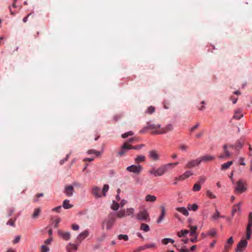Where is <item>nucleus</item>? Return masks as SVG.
Instances as JSON below:
<instances>
[{"label": "nucleus", "mask_w": 252, "mask_h": 252, "mask_svg": "<svg viewBox=\"0 0 252 252\" xmlns=\"http://www.w3.org/2000/svg\"><path fill=\"white\" fill-rule=\"evenodd\" d=\"M168 166L169 165H162L157 169L153 168L148 171V173L156 177L161 176L167 171Z\"/></svg>", "instance_id": "nucleus-1"}, {"label": "nucleus", "mask_w": 252, "mask_h": 252, "mask_svg": "<svg viewBox=\"0 0 252 252\" xmlns=\"http://www.w3.org/2000/svg\"><path fill=\"white\" fill-rule=\"evenodd\" d=\"M116 221V218L113 214H110L108 215L107 218L103 221L102 223V227H104L105 226L106 229L108 230L112 228Z\"/></svg>", "instance_id": "nucleus-2"}, {"label": "nucleus", "mask_w": 252, "mask_h": 252, "mask_svg": "<svg viewBox=\"0 0 252 252\" xmlns=\"http://www.w3.org/2000/svg\"><path fill=\"white\" fill-rule=\"evenodd\" d=\"M247 189V184L245 181L239 180L236 182L235 189L237 192L242 193L245 192Z\"/></svg>", "instance_id": "nucleus-3"}, {"label": "nucleus", "mask_w": 252, "mask_h": 252, "mask_svg": "<svg viewBox=\"0 0 252 252\" xmlns=\"http://www.w3.org/2000/svg\"><path fill=\"white\" fill-rule=\"evenodd\" d=\"M136 219L140 221L149 222L150 220V216L146 210L140 211L136 215Z\"/></svg>", "instance_id": "nucleus-4"}, {"label": "nucleus", "mask_w": 252, "mask_h": 252, "mask_svg": "<svg viewBox=\"0 0 252 252\" xmlns=\"http://www.w3.org/2000/svg\"><path fill=\"white\" fill-rule=\"evenodd\" d=\"M143 169V167L141 165H132L128 166L126 170L130 172L135 174H139Z\"/></svg>", "instance_id": "nucleus-5"}, {"label": "nucleus", "mask_w": 252, "mask_h": 252, "mask_svg": "<svg viewBox=\"0 0 252 252\" xmlns=\"http://www.w3.org/2000/svg\"><path fill=\"white\" fill-rule=\"evenodd\" d=\"M248 245V242L246 239H242L238 243L237 248L235 250L236 252H243Z\"/></svg>", "instance_id": "nucleus-6"}, {"label": "nucleus", "mask_w": 252, "mask_h": 252, "mask_svg": "<svg viewBox=\"0 0 252 252\" xmlns=\"http://www.w3.org/2000/svg\"><path fill=\"white\" fill-rule=\"evenodd\" d=\"M173 127L172 125L169 124L165 126L164 127L160 128L158 130L154 132L155 134H162L166 133V132L172 130Z\"/></svg>", "instance_id": "nucleus-7"}, {"label": "nucleus", "mask_w": 252, "mask_h": 252, "mask_svg": "<svg viewBox=\"0 0 252 252\" xmlns=\"http://www.w3.org/2000/svg\"><path fill=\"white\" fill-rule=\"evenodd\" d=\"M132 147L130 144H128L126 142H125L124 144L121 147L120 150L118 153V155L122 157L126 153L128 150L131 149Z\"/></svg>", "instance_id": "nucleus-8"}, {"label": "nucleus", "mask_w": 252, "mask_h": 252, "mask_svg": "<svg viewBox=\"0 0 252 252\" xmlns=\"http://www.w3.org/2000/svg\"><path fill=\"white\" fill-rule=\"evenodd\" d=\"M231 156V153L227 149V146L224 145L223 146V153L218 156L220 159H227Z\"/></svg>", "instance_id": "nucleus-9"}, {"label": "nucleus", "mask_w": 252, "mask_h": 252, "mask_svg": "<svg viewBox=\"0 0 252 252\" xmlns=\"http://www.w3.org/2000/svg\"><path fill=\"white\" fill-rule=\"evenodd\" d=\"M149 158L154 161L158 160L160 158V156L156 150H153L149 152Z\"/></svg>", "instance_id": "nucleus-10"}, {"label": "nucleus", "mask_w": 252, "mask_h": 252, "mask_svg": "<svg viewBox=\"0 0 252 252\" xmlns=\"http://www.w3.org/2000/svg\"><path fill=\"white\" fill-rule=\"evenodd\" d=\"M200 163V160H199V158L194 159L191 160L186 164L185 165V168H192L195 167L196 165H199Z\"/></svg>", "instance_id": "nucleus-11"}, {"label": "nucleus", "mask_w": 252, "mask_h": 252, "mask_svg": "<svg viewBox=\"0 0 252 252\" xmlns=\"http://www.w3.org/2000/svg\"><path fill=\"white\" fill-rule=\"evenodd\" d=\"M199 160H200V163L202 161L207 162L214 160L215 159V157L214 156L210 155H205L204 156L199 157Z\"/></svg>", "instance_id": "nucleus-12"}, {"label": "nucleus", "mask_w": 252, "mask_h": 252, "mask_svg": "<svg viewBox=\"0 0 252 252\" xmlns=\"http://www.w3.org/2000/svg\"><path fill=\"white\" fill-rule=\"evenodd\" d=\"M74 192L73 187L71 185L66 186L64 188V193L68 197L73 195Z\"/></svg>", "instance_id": "nucleus-13"}, {"label": "nucleus", "mask_w": 252, "mask_h": 252, "mask_svg": "<svg viewBox=\"0 0 252 252\" xmlns=\"http://www.w3.org/2000/svg\"><path fill=\"white\" fill-rule=\"evenodd\" d=\"M59 235L63 240L67 241L70 238V234L69 232H63L59 230L58 232Z\"/></svg>", "instance_id": "nucleus-14"}, {"label": "nucleus", "mask_w": 252, "mask_h": 252, "mask_svg": "<svg viewBox=\"0 0 252 252\" xmlns=\"http://www.w3.org/2000/svg\"><path fill=\"white\" fill-rule=\"evenodd\" d=\"M160 209H161V214L157 221V223H160L163 220L164 217L165 216V213H166L165 209L163 206H161Z\"/></svg>", "instance_id": "nucleus-15"}, {"label": "nucleus", "mask_w": 252, "mask_h": 252, "mask_svg": "<svg viewBox=\"0 0 252 252\" xmlns=\"http://www.w3.org/2000/svg\"><path fill=\"white\" fill-rule=\"evenodd\" d=\"M89 234V231L87 230L81 233L77 238V240L79 242H81L85 238L87 237Z\"/></svg>", "instance_id": "nucleus-16"}, {"label": "nucleus", "mask_w": 252, "mask_h": 252, "mask_svg": "<svg viewBox=\"0 0 252 252\" xmlns=\"http://www.w3.org/2000/svg\"><path fill=\"white\" fill-rule=\"evenodd\" d=\"M92 194L96 197H100L102 195L101 193L100 189L97 187H94L93 188Z\"/></svg>", "instance_id": "nucleus-17"}, {"label": "nucleus", "mask_w": 252, "mask_h": 252, "mask_svg": "<svg viewBox=\"0 0 252 252\" xmlns=\"http://www.w3.org/2000/svg\"><path fill=\"white\" fill-rule=\"evenodd\" d=\"M147 128L148 129H153V133L155 134L154 133V131L158 130L161 127L160 125H155V124H148L147 126H146Z\"/></svg>", "instance_id": "nucleus-18"}, {"label": "nucleus", "mask_w": 252, "mask_h": 252, "mask_svg": "<svg viewBox=\"0 0 252 252\" xmlns=\"http://www.w3.org/2000/svg\"><path fill=\"white\" fill-rule=\"evenodd\" d=\"M234 243V241L233 238L232 237H230L227 241L226 244L224 246V250L228 251L229 249H230L231 245Z\"/></svg>", "instance_id": "nucleus-19"}, {"label": "nucleus", "mask_w": 252, "mask_h": 252, "mask_svg": "<svg viewBox=\"0 0 252 252\" xmlns=\"http://www.w3.org/2000/svg\"><path fill=\"white\" fill-rule=\"evenodd\" d=\"M145 199L146 202H155L157 200V197L155 195L148 194L145 196Z\"/></svg>", "instance_id": "nucleus-20"}, {"label": "nucleus", "mask_w": 252, "mask_h": 252, "mask_svg": "<svg viewBox=\"0 0 252 252\" xmlns=\"http://www.w3.org/2000/svg\"><path fill=\"white\" fill-rule=\"evenodd\" d=\"M252 226L247 225L246 232V239L247 240H250L251 239V235L252 233Z\"/></svg>", "instance_id": "nucleus-21"}, {"label": "nucleus", "mask_w": 252, "mask_h": 252, "mask_svg": "<svg viewBox=\"0 0 252 252\" xmlns=\"http://www.w3.org/2000/svg\"><path fill=\"white\" fill-rule=\"evenodd\" d=\"M176 210L179 212L183 214L185 216H188L189 213L185 207H177Z\"/></svg>", "instance_id": "nucleus-22"}, {"label": "nucleus", "mask_w": 252, "mask_h": 252, "mask_svg": "<svg viewBox=\"0 0 252 252\" xmlns=\"http://www.w3.org/2000/svg\"><path fill=\"white\" fill-rule=\"evenodd\" d=\"M232 164H233L232 161H228L226 163H224L221 165L220 169L221 170H225L228 169Z\"/></svg>", "instance_id": "nucleus-23"}, {"label": "nucleus", "mask_w": 252, "mask_h": 252, "mask_svg": "<svg viewBox=\"0 0 252 252\" xmlns=\"http://www.w3.org/2000/svg\"><path fill=\"white\" fill-rule=\"evenodd\" d=\"M189 228H190V235L191 236H193L194 235H195V234H197L196 233V230L197 229V226H192V225H189Z\"/></svg>", "instance_id": "nucleus-24"}, {"label": "nucleus", "mask_w": 252, "mask_h": 252, "mask_svg": "<svg viewBox=\"0 0 252 252\" xmlns=\"http://www.w3.org/2000/svg\"><path fill=\"white\" fill-rule=\"evenodd\" d=\"M240 205L241 203H239L238 204L234 205L232 208V216H234V214L237 212L240 211Z\"/></svg>", "instance_id": "nucleus-25"}, {"label": "nucleus", "mask_w": 252, "mask_h": 252, "mask_svg": "<svg viewBox=\"0 0 252 252\" xmlns=\"http://www.w3.org/2000/svg\"><path fill=\"white\" fill-rule=\"evenodd\" d=\"M243 116L241 110H237L235 111L233 118L236 120H239Z\"/></svg>", "instance_id": "nucleus-26"}, {"label": "nucleus", "mask_w": 252, "mask_h": 252, "mask_svg": "<svg viewBox=\"0 0 252 252\" xmlns=\"http://www.w3.org/2000/svg\"><path fill=\"white\" fill-rule=\"evenodd\" d=\"M63 207L64 209H67L72 208L73 205L69 204V201L68 200L65 199L63 202Z\"/></svg>", "instance_id": "nucleus-27"}, {"label": "nucleus", "mask_w": 252, "mask_h": 252, "mask_svg": "<svg viewBox=\"0 0 252 252\" xmlns=\"http://www.w3.org/2000/svg\"><path fill=\"white\" fill-rule=\"evenodd\" d=\"M243 145V143L240 141H237L234 145H230V147H234L236 150H239L241 149Z\"/></svg>", "instance_id": "nucleus-28"}, {"label": "nucleus", "mask_w": 252, "mask_h": 252, "mask_svg": "<svg viewBox=\"0 0 252 252\" xmlns=\"http://www.w3.org/2000/svg\"><path fill=\"white\" fill-rule=\"evenodd\" d=\"M140 230L144 231V232H148L150 230L149 226L144 223H142L140 225Z\"/></svg>", "instance_id": "nucleus-29"}, {"label": "nucleus", "mask_w": 252, "mask_h": 252, "mask_svg": "<svg viewBox=\"0 0 252 252\" xmlns=\"http://www.w3.org/2000/svg\"><path fill=\"white\" fill-rule=\"evenodd\" d=\"M41 213V210L39 208H36L34 210L33 213L32 215V218L33 219H36L40 215Z\"/></svg>", "instance_id": "nucleus-30"}, {"label": "nucleus", "mask_w": 252, "mask_h": 252, "mask_svg": "<svg viewBox=\"0 0 252 252\" xmlns=\"http://www.w3.org/2000/svg\"><path fill=\"white\" fill-rule=\"evenodd\" d=\"M145 157L144 156H138L137 157V158L135 159V162L136 163H139L141 162L144 161L145 160Z\"/></svg>", "instance_id": "nucleus-31"}, {"label": "nucleus", "mask_w": 252, "mask_h": 252, "mask_svg": "<svg viewBox=\"0 0 252 252\" xmlns=\"http://www.w3.org/2000/svg\"><path fill=\"white\" fill-rule=\"evenodd\" d=\"M198 209V206L196 204H189L188 206V209L189 210H192L193 211H196Z\"/></svg>", "instance_id": "nucleus-32"}, {"label": "nucleus", "mask_w": 252, "mask_h": 252, "mask_svg": "<svg viewBox=\"0 0 252 252\" xmlns=\"http://www.w3.org/2000/svg\"><path fill=\"white\" fill-rule=\"evenodd\" d=\"M189 231V230L186 229L182 230L180 232H178L177 235L179 237H184L188 234Z\"/></svg>", "instance_id": "nucleus-33"}, {"label": "nucleus", "mask_w": 252, "mask_h": 252, "mask_svg": "<svg viewBox=\"0 0 252 252\" xmlns=\"http://www.w3.org/2000/svg\"><path fill=\"white\" fill-rule=\"evenodd\" d=\"M174 242V240L171 238H164L161 241L162 243L165 245H166L168 243L173 244Z\"/></svg>", "instance_id": "nucleus-34"}, {"label": "nucleus", "mask_w": 252, "mask_h": 252, "mask_svg": "<svg viewBox=\"0 0 252 252\" xmlns=\"http://www.w3.org/2000/svg\"><path fill=\"white\" fill-rule=\"evenodd\" d=\"M117 216L119 218H122L125 217V216H126V210H121V211H119L117 213Z\"/></svg>", "instance_id": "nucleus-35"}, {"label": "nucleus", "mask_w": 252, "mask_h": 252, "mask_svg": "<svg viewBox=\"0 0 252 252\" xmlns=\"http://www.w3.org/2000/svg\"><path fill=\"white\" fill-rule=\"evenodd\" d=\"M208 235L211 237H215L217 235V232L215 229L212 228L209 230L207 232Z\"/></svg>", "instance_id": "nucleus-36"}, {"label": "nucleus", "mask_w": 252, "mask_h": 252, "mask_svg": "<svg viewBox=\"0 0 252 252\" xmlns=\"http://www.w3.org/2000/svg\"><path fill=\"white\" fill-rule=\"evenodd\" d=\"M109 189V186L108 185H104L103 186V188L102 189V190L101 191L102 193V195L104 196H106V193L108 191Z\"/></svg>", "instance_id": "nucleus-37"}, {"label": "nucleus", "mask_w": 252, "mask_h": 252, "mask_svg": "<svg viewBox=\"0 0 252 252\" xmlns=\"http://www.w3.org/2000/svg\"><path fill=\"white\" fill-rule=\"evenodd\" d=\"M201 189V185L199 183H195L192 188V190L194 191H199Z\"/></svg>", "instance_id": "nucleus-38"}, {"label": "nucleus", "mask_w": 252, "mask_h": 252, "mask_svg": "<svg viewBox=\"0 0 252 252\" xmlns=\"http://www.w3.org/2000/svg\"><path fill=\"white\" fill-rule=\"evenodd\" d=\"M134 212V210L132 208H128L126 209V216H130L132 214H133Z\"/></svg>", "instance_id": "nucleus-39"}, {"label": "nucleus", "mask_w": 252, "mask_h": 252, "mask_svg": "<svg viewBox=\"0 0 252 252\" xmlns=\"http://www.w3.org/2000/svg\"><path fill=\"white\" fill-rule=\"evenodd\" d=\"M119 204L115 201H113L111 208L114 211H116L119 209Z\"/></svg>", "instance_id": "nucleus-40"}, {"label": "nucleus", "mask_w": 252, "mask_h": 252, "mask_svg": "<svg viewBox=\"0 0 252 252\" xmlns=\"http://www.w3.org/2000/svg\"><path fill=\"white\" fill-rule=\"evenodd\" d=\"M87 153L89 154H95L96 156H99L100 155V152L99 151H97L95 150L91 149L87 151Z\"/></svg>", "instance_id": "nucleus-41"}, {"label": "nucleus", "mask_w": 252, "mask_h": 252, "mask_svg": "<svg viewBox=\"0 0 252 252\" xmlns=\"http://www.w3.org/2000/svg\"><path fill=\"white\" fill-rule=\"evenodd\" d=\"M118 238L119 240L123 239L126 241H127L128 240V236L125 234H120L118 235Z\"/></svg>", "instance_id": "nucleus-42"}, {"label": "nucleus", "mask_w": 252, "mask_h": 252, "mask_svg": "<svg viewBox=\"0 0 252 252\" xmlns=\"http://www.w3.org/2000/svg\"><path fill=\"white\" fill-rule=\"evenodd\" d=\"M44 195L43 193H37L35 195V198L33 199V201L34 202H37L39 200V198L40 197H43Z\"/></svg>", "instance_id": "nucleus-43"}, {"label": "nucleus", "mask_w": 252, "mask_h": 252, "mask_svg": "<svg viewBox=\"0 0 252 252\" xmlns=\"http://www.w3.org/2000/svg\"><path fill=\"white\" fill-rule=\"evenodd\" d=\"M247 225L252 226V212H250L249 214Z\"/></svg>", "instance_id": "nucleus-44"}, {"label": "nucleus", "mask_w": 252, "mask_h": 252, "mask_svg": "<svg viewBox=\"0 0 252 252\" xmlns=\"http://www.w3.org/2000/svg\"><path fill=\"white\" fill-rule=\"evenodd\" d=\"M206 195L210 198H216V196L210 190H207L206 191Z\"/></svg>", "instance_id": "nucleus-45"}, {"label": "nucleus", "mask_w": 252, "mask_h": 252, "mask_svg": "<svg viewBox=\"0 0 252 252\" xmlns=\"http://www.w3.org/2000/svg\"><path fill=\"white\" fill-rule=\"evenodd\" d=\"M220 217L224 218L223 216H220V212L216 210L215 213L212 216V219L213 220H216Z\"/></svg>", "instance_id": "nucleus-46"}, {"label": "nucleus", "mask_w": 252, "mask_h": 252, "mask_svg": "<svg viewBox=\"0 0 252 252\" xmlns=\"http://www.w3.org/2000/svg\"><path fill=\"white\" fill-rule=\"evenodd\" d=\"M179 148L184 152H186L188 150L189 147L188 146L185 144H181L179 146Z\"/></svg>", "instance_id": "nucleus-47"}, {"label": "nucleus", "mask_w": 252, "mask_h": 252, "mask_svg": "<svg viewBox=\"0 0 252 252\" xmlns=\"http://www.w3.org/2000/svg\"><path fill=\"white\" fill-rule=\"evenodd\" d=\"M206 177L204 176H201L199 177L198 179V183L200 184H203L206 181Z\"/></svg>", "instance_id": "nucleus-48"}, {"label": "nucleus", "mask_w": 252, "mask_h": 252, "mask_svg": "<svg viewBox=\"0 0 252 252\" xmlns=\"http://www.w3.org/2000/svg\"><path fill=\"white\" fill-rule=\"evenodd\" d=\"M155 107L151 106L147 110L146 112L151 114H152L153 113H154L155 112Z\"/></svg>", "instance_id": "nucleus-49"}, {"label": "nucleus", "mask_w": 252, "mask_h": 252, "mask_svg": "<svg viewBox=\"0 0 252 252\" xmlns=\"http://www.w3.org/2000/svg\"><path fill=\"white\" fill-rule=\"evenodd\" d=\"M145 249H151L153 248H155L156 247V245L154 243L153 244H147L144 245Z\"/></svg>", "instance_id": "nucleus-50"}, {"label": "nucleus", "mask_w": 252, "mask_h": 252, "mask_svg": "<svg viewBox=\"0 0 252 252\" xmlns=\"http://www.w3.org/2000/svg\"><path fill=\"white\" fill-rule=\"evenodd\" d=\"M66 247H69L71 250V252H72V250H76L77 249V247L74 244H69Z\"/></svg>", "instance_id": "nucleus-51"}, {"label": "nucleus", "mask_w": 252, "mask_h": 252, "mask_svg": "<svg viewBox=\"0 0 252 252\" xmlns=\"http://www.w3.org/2000/svg\"><path fill=\"white\" fill-rule=\"evenodd\" d=\"M183 174L186 179L193 175L192 173L190 171H187L185 172Z\"/></svg>", "instance_id": "nucleus-52"}, {"label": "nucleus", "mask_w": 252, "mask_h": 252, "mask_svg": "<svg viewBox=\"0 0 252 252\" xmlns=\"http://www.w3.org/2000/svg\"><path fill=\"white\" fill-rule=\"evenodd\" d=\"M15 220L10 219L7 222V225H9L12 226H15Z\"/></svg>", "instance_id": "nucleus-53"}, {"label": "nucleus", "mask_w": 252, "mask_h": 252, "mask_svg": "<svg viewBox=\"0 0 252 252\" xmlns=\"http://www.w3.org/2000/svg\"><path fill=\"white\" fill-rule=\"evenodd\" d=\"M49 251V248L46 245H42L41 246L42 252H48Z\"/></svg>", "instance_id": "nucleus-54"}, {"label": "nucleus", "mask_w": 252, "mask_h": 252, "mask_svg": "<svg viewBox=\"0 0 252 252\" xmlns=\"http://www.w3.org/2000/svg\"><path fill=\"white\" fill-rule=\"evenodd\" d=\"M179 164L178 162H174V163H168L167 164H165V165H169L167 167V171L169 169L171 168L172 166H176Z\"/></svg>", "instance_id": "nucleus-55"}, {"label": "nucleus", "mask_w": 252, "mask_h": 252, "mask_svg": "<svg viewBox=\"0 0 252 252\" xmlns=\"http://www.w3.org/2000/svg\"><path fill=\"white\" fill-rule=\"evenodd\" d=\"M197 236V234H195V235L192 236V238L190 239V241L192 243L197 242L198 241Z\"/></svg>", "instance_id": "nucleus-56"}, {"label": "nucleus", "mask_w": 252, "mask_h": 252, "mask_svg": "<svg viewBox=\"0 0 252 252\" xmlns=\"http://www.w3.org/2000/svg\"><path fill=\"white\" fill-rule=\"evenodd\" d=\"M145 250V246H142L138 247L135 250H134V252H139L141 251Z\"/></svg>", "instance_id": "nucleus-57"}, {"label": "nucleus", "mask_w": 252, "mask_h": 252, "mask_svg": "<svg viewBox=\"0 0 252 252\" xmlns=\"http://www.w3.org/2000/svg\"><path fill=\"white\" fill-rule=\"evenodd\" d=\"M20 238H21V237L20 236H16L15 239L12 241L13 243V244L18 243L20 241Z\"/></svg>", "instance_id": "nucleus-58"}, {"label": "nucleus", "mask_w": 252, "mask_h": 252, "mask_svg": "<svg viewBox=\"0 0 252 252\" xmlns=\"http://www.w3.org/2000/svg\"><path fill=\"white\" fill-rule=\"evenodd\" d=\"M185 177L184 175V174L182 175H180L179 176V177H176L175 180L176 181H181V180H183L184 179H185Z\"/></svg>", "instance_id": "nucleus-59"}, {"label": "nucleus", "mask_w": 252, "mask_h": 252, "mask_svg": "<svg viewBox=\"0 0 252 252\" xmlns=\"http://www.w3.org/2000/svg\"><path fill=\"white\" fill-rule=\"evenodd\" d=\"M61 209H62V206H58L57 207L54 208L52 209V211L59 213V212H61Z\"/></svg>", "instance_id": "nucleus-60"}, {"label": "nucleus", "mask_w": 252, "mask_h": 252, "mask_svg": "<svg viewBox=\"0 0 252 252\" xmlns=\"http://www.w3.org/2000/svg\"><path fill=\"white\" fill-rule=\"evenodd\" d=\"M199 126V123H197L196 125H195L194 126H193L192 127H191L190 129V131L191 132H192L194 131V130L195 129H196V128H197L198 127V126Z\"/></svg>", "instance_id": "nucleus-61"}, {"label": "nucleus", "mask_w": 252, "mask_h": 252, "mask_svg": "<svg viewBox=\"0 0 252 252\" xmlns=\"http://www.w3.org/2000/svg\"><path fill=\"white\" fill-rule=\"evenodd\" d=\"M79 226L77 224H73L72 225V228L74 230H78L79 229Z\"/></svg>", "instance_id": "nucleus-62"}, {"label": "nucleus", "mask_w": 252, "mask_h": 252, "mask_svg": "<svg viewBox=\"0 0 252 252\" xmlns=\"http://www.w3.org/2000/svg\"><path fill=\"white\" fill-rule=\"evenodd\" d=\"M136 139V138L135 137H132L130 139H129L126 142L129 144V143H132L134 140H135Z\"/></svg>", "instance_id": "nucleus-63"}, {"label": "nucleus", "mask_w": 252, "mask_h": 252, "mask_svg": "<svg viewBox=\"0 0 252 252\" xmlns=\"http://www.w3.org/2000/svg\"><path fill=\"white\" fill-rule=\"evenodd\" d=\"M122 117L121 115H116L114 117V119L115 122H117L119 119H120Z\"/></svg>", "instance_id": "nucleus-64"}]
</instances>
